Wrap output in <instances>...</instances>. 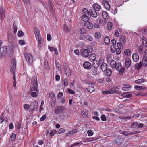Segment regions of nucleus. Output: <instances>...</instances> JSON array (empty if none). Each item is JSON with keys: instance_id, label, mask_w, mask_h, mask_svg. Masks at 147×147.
Returning <instances> with one entry per match:
<instances>
[{"instance_id": "52", "label": "nucleus", "mask_w": 147, "mask_h": 147, "mask_svg": "<svg viewBox=\"0 0 147 147\" xmlns=\"http://www.w3.org/2000/svg\"><path fill=\"white\" fill-rule=\"evenodd\" d=\"M32 92L31 94V95L33 97H35L37 96V94L38 93V92Z\"/></svg>"}, {"instance_id": "17", "label": "nucleus", "mask_w": 147, "mask_h": 147, "mask_svg": "<svg viewBox=\"0 0 147 147\" xmlns=\"http://www.w3.org/2000/svg\"><path fill=\"white\" fill-rule=\"evenodd\" d=\"M102 4L106 9L108 10L110 9V5L107 1L104 0L102 1Z\"/></svg>"}, {"instance_id": "44", "label": "nucleus", "mask_w": 147, "mask_h": 147, "mask_svg": "<svg viewBox=\"0 0 147 147\" xmlns=\"http://www.w3.org/2000/svg\"><path fill=\"white\" fill-rule=\"evenodd\" d=\"M138 123L136 122H133L131 125L130 127L131 128H134L136 127Z\"/></svg>"}, {"instance_id": "62", "label": "nucleus", "mask_w": 147, "mask_h": 147, "mask_svg": "<svg viewBox=\"0 0 147 147\" xmlns=\"http://www.w3.org/2000/svg\"><path fill=\"white\" fill-rule=\"evenodd\" d=\"M24 108L25 110H27L30 108V105L29 106L28 104H24Z\"/></svg>"}, {"instance_id": "40", "label": "nucleus", "mask_w": 147, "mask_h": 147, "mask_svg": "<svg viewBox=\"0 0 147 147\" xmlns=\"http://www.w3.org/2000/svg\"><path fill=\"white\" fill-rule=\"evenodd\" d=\"M36 38L38 40V45H40L41 44H42L43 40L42 38L39 37V36L38 38Z\"/></svg>"}, {"instance_id": "37", "label": "nucleus", "mask_w": 147, "mask_h": 147, "mask_svg": "<svg viewBox=\"0 0 147 147\" xmlns=\"http://www.w3.org/2000/svg\"><path fill=\"white\" fill-rule=\"evenodd\" d=\"M85 39H86L90 41L92 40L93 38L92 37L90 36L85 35Z\"/></svg>"}, {"instance_id": "42", "label": "nucleus", "mask_w": 147, "mask_h": 147, "mask_svg": "<svg viewBox=\"0 0 147 147\" xmlns=\"http://www.w3.org/2000/svg\"><path fill=\"white\" fill-rule=\"evenodd\" d=\"M104 41L106 44L108 45L110 42V39L108 37H106L104 38Z\"/></svg>"}, {"instance_id": "24", "label": "nucleus", "mask_w": 147, "mask_h": 147, "mask_svg": "<svg viewBox=\"0 0 147 147\" xmlns=\"http://www.w3.org/2000/svg\"><path fill=\"white\" fill-rule=\"evenodd\" d=\"M93 7L94 8L93 9L95 10V11H98L100 10L101 8V7L100 5H99L97 4H94L93 5Z\"/></svg>"}, {"instance_id": "22", "label": "nucleus", "mask_w": 147, "mask_h": 147, "mask_svg": "<svg viewBox=\"0 0 147 147\" xmlns=\"http://www.w3.org/2000/svg\"><path fill=\"white\" fill-rule=\"evenodd\" d=\"M82 20L84 21L85 22H87L89 20V17L87 16V15L84 14L82 16Z\"/></svg>"}, {"instance_id": "60", "label": "nucleus", "mask_w": 147, "mask_h": 147, "mask_svg": "<svg viewBox=\"0 0 147 147\" xmlns=\"http://www.w3.org/2000/svg\"><path fill=\"white\" fill-rule=\"evenodd\" d=\"M117 46L119 48L122 49L123 48V47L122 45L121 44V42H118L117 43Z\"/></svg>"}, {"instance_id": "47", "label": "nucleus", "mask_w": 147, "mask_h": 147, "mask_svg": "<svg viewBox=\"0 0 147 147\" xmlns=\"http://www.w3.org/2000/svg\"><path fill=\"white\" fill-rule=\"evenodd\" d=\"M100 34L99 32H97L95 33V37L96 38H100Z\"/></svg>"}, {"instance_id": "34", "label": "nucleus", "mask_w": 147, "mask_h": 147, "mask_svg": "<svg viewBox=\"0 0 147 147\" xmlns=\"http://www.w3.org/2000/svg\"><path fill=\"white\" fill-rule=\"evenodd\" d=\"M106 75L108 76H110L112 74V71L111 69H108L106 70Z\"/></svg>"}, {"instance_id": "21", "label": "nucleus", "mask_w": 147, "mask_h": 147, "mask_svg": "<svg viewBox=\"0 0 147 147\" xmlns=\"http://www.w3.org/2000/svg\"><path fill=\"white\" fill-rule=\"evenodd\" d=\"M107 65L105 62L102 63L101 66V69L103 71H105L107 69Z\"/></svg>"}, {"instance_id": "48", "label": "nucleus", "mask_w": 147, "mask_h": 147, "mask_svg": "<svg viewBox=\"0 0 147 147\" xmlns=\"http://www.w3.org/2000/svg\"><path fill=\"white\" fill-rule=\"evenodd\" d=\"M16 138V135L14 133H12L11 134V137H10L11 139V140L12 141H14L15 140Z\"/></svg>"}, {"instance_id": "58", "label": "nucleus", "mask_w": 147, "mask_h": 147, "mask_svg": "<svg viewBox=\"0 0 147 147\" xmlns=\"http://www.w3.org/2000/svg\"><path fill=\"white\" fill-rule=\"evenodd\" d=\"M67 91L69 93L71 94H74L75 93V92L73 90L70 88H68Z\"/></svg>"}, {"instance_id": "25", "label": "nucleus", "mask_w": 147, "mask_h": 147, "mask_svg": "<svg viewBox=\"0 0 147 147\" xmlns=\"http://www.w3.org/2000/svg\"><path fill=\"white\" fill-rule=\"evenodd\" d=\"M34 30L35 35L36 38H38L39 36L40 31L36 28H34Z\"/></svg>"}, {"instance_id": "4", "label": "nucleus", "mask_w": 147, "mask_h": 147, "mask_svg": "<svg viewBox=\"0 0 147 147\" xmlns=\"http://www.w3.org/2000/svg\"><path fill=\"white\" fill-rule=\"evenodd\" d=\"M115 68L116 70L119 71L120 74H122L125 71L124 67H122L121 64L120 63H117Z\"/></svg>"}, {"instance_id": "55", "label": "nucleus", "mask_w": 147, "mask_h": 147, "mask_svg": "<svg viewBox=\"0 0 147 147\" xmlns=\"http://www.w3.org/2000/svg\"><path fill=\"white\" fill-rule=\"evenodd\" d=\"M65 131V130L64 129L62 128H60L58 131L59 134H60L62 133H63Z\"/></svg>"}, {"instance_id": "63", "label": "nucleus", "mask_w": 147, "mask_h": 147, "mask_svg": "<svg viewBox=\"0 0 147 147\" xmlns=\"http://www.w3.org/2000/svg\"><path fill=\"white\" fill-rule=\"evenodd\" d=\"M122 49L119 48H116L115 51L117 54H119L121 53L120 49Z\"/></svg>"}, {"instance_id": "16", "label": "nucleus", "mask_w": 147, "mask_h": 147, "mask_svg": "<svg viewBox=\"0 0 147 147\" xmlns=\"http://www.w3.org/2000/svg\"><path fill=\"white\" fill-rule=\"evenodd\" d=\"M5 16V11L2 7H0V17L3 20Z\"/></svg>"}, {"instance_id": "1", "label": "nucleus", "mask_w": 147, "mask_h": 147, "mask_svg": "<svg viewBox=\"0 0 147 147\" xmlns=\"http://www.w3.org/2000/svg\"><path fill=\"white\" fill-rule=\"evenodd\" d=\"M16 60L14 59H12L11 60V64L10 68V71L13 75V80L14 81H16L15 78V75L14 74V72L16 69Z\"/></svg>"}, {"instance_id": "10", "label": "nucleus", "mask_w": 147, "mask_h": 147, "mask_svg": "<svg viewBox=\"0 0 147 147\" xmlns=\"http://www.w3.org/2000/svg\"><path fill=\"white\" fill-rule=\"evenodd\" d=\"M123 141V139L119 136L117 137L115 139L114 143L115 144H117L120 145Z\"/></svg>"}, {"instance_id": "2", "label": "nucleus", "mask_w": 147, "mask_h": 147, "mask_svg": "<svg viewBox=\"0 0 147 147\" xmlns=\"http://www.w3.org/2000/svg\"><path fill=\"white\" fill-rule=\"evenodd\" d=\"M32 84L33 87L31 88V91H35L36 92H38V84L36 78H33L32 80Z\"/></svg>"}, {"instance_id": "29", "label": "nucleus", "mask_w": 147, "mask_h": 147, "mask_svg": "<svg viewBox=\"0 0 147 147\" xmlns=\"http://www.w3.org/2000/svg\"><path fill=\"white\" fill-rule=\"evenodd\" d=\"M125 54L127 56H130L131 53V50L129 49H125L124 51Z\"/></svg>"}, {"instance_id": "36", "label": "nucleus", "mask_w": 147, "mask_h": 147, "mask_svg": "<svg viewBox=\"0 0 147 147\" xmlns=\"http://www.w3.org/2000/svg\"><path fill=\"white\" fill-rule=\"evenodd\" d=\"M102 15L103 17V18L106 20V19H108V16L107 13V12L106 11H103L102 13Z\"/></svg>"}, {"instance_id": "19", "label": "nucleus", "mask_w": 147, "mask_h": 147, "mask_svg": "<svg viewBox=\"0 0 147 147\" xmlns=\"http://www.w3.org/2000/svg\"><path fill=\"white\" fill-rule=\"evenodd\" d=\"M142 64V62L136 63L134 65V67L137 70H139L141 68Z\"/></svg>"}, {"instance_id": "12", "label": "nucleus", "mask_w": 147, "mask_h": 147, "mask_svg": "<svg viewBox=\"0 0 147 147\" xmlns=\"http://www.w3.org/2000/svg\"><path fill=\"white\" fill-rule=\"evenodd\" d=\"M94 18H96L97 16V13L96 11L93 9H90L89 10V15Z\"/></svg>"}, {"instance_id": "49", "label": "nucleus", "mask_w": 147, "mask_h": 147, "mask_svg": "<svg viewBox=\"0 0 147 147\" xmlns=\"http://www.w3.org/2000/svg\"><path fill=\"white\" fill-rule=\"evenodd\" d=\"M112 25V24L111 22H109L107 24V28L108 30H111Z\"/></svg>"}, {"instance_id": "7", "label": "nucleus", "mask_w": 147, "mask_h": 147, "mask_svg": "<svg viewBox=\"0 0 147 147\" xmlns=\"http://www.w3.org/2000/svg\"><path fill=\"white\" fill-rule=\"evenodd\" d=\"M82 26L84 27H86L87 28L91 29L93 26V24L90 22H89V21L87 22H84L83 23Z\"/></svg>"}, {"instance_id": "61", "label": "nucleus", "mask_w": 147, "mask_h": 147, "mask_svg": "<svg viewBox=\"0 0 147 147\" xmlns=\"http://www.w3.org/2000/svg\"><path fill=\"white\" fill-rule=\"evenodd\" d=\"M82 117H86L88 116V113L86 112H82Z\"/></svg>"}, {"instance_id": "3", "label": "nucleus", "mask_w": 147, "mask_h": 147, "mask_svg": "<svg viewBox=\"0 0 147 147\" xmlns=\"http://www.w3.org/2000/svg\"><path fill=\"white\" fill-rule=\"evenodd\" d=\"M24 55L28 63H31L33 62V57L31 54L30 53H25Z\"/></svg>"}, {"instance_id": "27", "label": "nucleus", "mask_w": 147, "mask_h": 147, "mask_svg": "<svg viewBox=\"0 0 147 147\" xmlns=\"http://www.w3.org/2000/svg\"><path fill=\"white\" fill-rule=\"evenodd\" d=\"M49 97L51 99H53V100H54L53 101V102L55 103V97L54 93L53 92H51L49 94Z\"/></svg>"}, {"instance_id": "14", "label": "nucleus", "mask_w": 147, "mask_h": 147, "mask_svg": "<svg viewBox=\"0 0 147 147\" xmlns=\"http://www.w3.org/2000/svg\"><path fill=\"white\" fill-rule=\"evenodd\" d=\"M131 64V60L128 57L126 58L125 60V66L127 68H129Z\"/></svg>"}, {"instance_id": "33", "label": "nucleus", "mask_w": 147, "mask_h": 147, "mask_svg": "<svg viewBox=\"0 0 147 147\" xmlns=\"http://www.w3.org/2000/svg\"><path fill=\"white\" fill-rule=\"evenodd\" d=\"M76 132V130L75 129H74L73 130H71V131H69V132L67 133L66 134V136H68V135H71L73 134H74Z\"/></svg>"}, {"instance_id": "54", "label": "nucleus", "mask_w": 147, "mask_h": 147, "mask_svg": "<svg viewBox=\"0 0 147 147\" xmlns=\"http://www.w3.org/2000/svg\"><path fill=\"white\" fill-rule=\"evenodd\" d=\"M87 134L89 136H92L94 134L92 131L91 130H88L87 131Z\"/></svg>"}, {"instance_id": "6", "label": "nucleus", "mask_w": 147, "mask_h": 147, "mask_svg": "<svg viewBox=\"0 0 147 147\" xmlns=\"http://www.w3.org/2000/svg\"><path fill=\"white\" fill-rule=\"evenodd\" d=\"M30 105V112H32L33 110L37 108L38 107V103L36 101H34L31 103Z\"/></svg>"}, {"instance_id": "23", "label": "nucleus", "mask_w": 147, "mask_h": 147, "mask_svg": "<svg viewBox=\"0 0 147 147\" xmlns=\"http://www.w3.org/2000/svg\"><path fill=\"white\" fill-rule=\"evenodd\" d=\"M91 73L92 75H96L98 74V71L97 68L93 67L91 70Z\"/></svg>"}, {"instance_id": "39", "label": "nucleus", "mask_w": 147, "mask_h": 147, "mask_svg": "<svg viewBox=\"0 0 147 147\" xmlns=\"http://www.w3.org/2000/svg\"><path fill=\"white\" fill-rule=\"evenodd\" d=\"M138 51V53L140 54H141L143 53V47L142 45H140L139 47Z\"/></svg>"}, {"instance_id": "64", "label": "nucleus", "mask_w": 147, "mask_h": 147, "mask_svg": "<svg viewBox=\"0 0 147 147\" xmlns=\"http://www.w3.org/2000/svg\"><path fill=\"white\" fill-rule=\"evenodd\" d=\"M19 42L21 45H23L25 44V41L24 40H20Z\"/></svg>"}, {"instance_id": "53", "label": "nucleus", "mask_w": 147, "mask_h": 147, "mask_svg": "<svg viewBox=\"0 0 147 147\" xmlns=\"http://www.w3.org/2000/svg\"><path fill=\"white\" fill-rule=\"evenodd\" d=\"M24 35V33L22 31H19L18 33V35L19 37H21Z\"/></svg>"}, {"instance_id": "56", "label": "nucleus", "mask_w": 147, "mask_h": 147, "mask_svg": "<svg viewBox=\"0 0 147 147\" xmlns=\"http://www.w3.org/2000/svg\"><path fill=\"white\" fill-rule=\"evenodd\" d=\"M111 94H117L118 93V91L115 89H111Z\"/></svg>"}, {"instance_id": "13", "label": "nucleus", "mask_w": 147, "mask_h": 147, "mask_svg": "<svg viewBox=\"0 0 147 147\" xmlns=\"http://www.w3.org/2000/svg\"><path fill=\"white\" fill-rule=\"evenodd\" d=\"M7 49V47L6 46L1 47L0 48V52L2 53H3V55L5 56L6 54Z\"/></svg>"}, {"instance_id": "51", "label": "nucleus", "mask_w": 147, "mask_h": 147, "mask_svg": "<svg viewBox=\"0 0 147 147\" xmlns=\"http://www.w3.org/2000/svg\"><path fill=\"white\" fill-rule=\"evenodd\" d=\"M120 41L123 43H124L125 42V39L124 36H121L120 39Z\"/></svg>"}, {"instance_id": "11", "label": "nucleus", "mask_w": 147, "mask_h": 147, "mask_svg": "<svg viewBox=\"0 0 147 147\" xmlns=\"http://www.w3.org/2000/svg\"><path fill=\"white\" fill-rule=\"evenodd\" d=\"M83 65L84 68L86 69L89 70L92 67L91 64L88 61L84 62L83 63Z\"/></svg>"}, {"instance_id": "32", "label": "nucleus", "mask_w": 147, "mask_h": 147, "mask_svg": "<svg viewBox=\"0 0 147 147\" xmlns=\"http://www.w3.org/2000/svg\"><path fill=\"white\" fill-rule=\"evenodd\" d=\"M87 90L89 92L92 93L94 92V88L93 86H89Z\"/></svg>"}, {"instance_id": "9", "label": "nucleus", "mask_w": 147, "mask_h": 147, "mask_svg": "<svg viewBox=\"0 0 147 147\" xmlns=\"http://www.w3.org/2000/svg\"><path fill=\"white\" fill-rule=\"evenodd\" d=\"M137 133H138V131L130 132L121 131L120 132V134H123L124 136H127L128 135H130L132 134H134Z\"/></svg>"}, {"instance_id": "43", "label": "nucleus", "mask_w": 147, "mask_h": 147, "mask_svg": "<svg viewBox=\"0 0 147 147\" xmlns=\"http://www.w3.org/2000/svg\"><path fill=\"white\" fill-rule=\"evenodd\" d=\"M82 12L84 14H86L88 15H89V11H88V10L86 8H84L82 10Z\"/></svg>"}, {"instance_id": "38", "label": "nucleus", "mask_w": 147, "mask_h": 147, "mask_svg": "<svg viewBox=\"0 0 147 147\" xmlns=\"http://www.w3.org/2000/svg\"><path fill=\"white\" fill-rule=\"evenodd\" d=\"M102 93L103 95H107L108 94H111V89H110L106 91H103L102 92Z\"/></svg>"}, {"instance_id": "35", "label": "nucleus", "mask_w": 147, "mask_h": 147, "mask_svg": "<svg viewBox=\"0 0 147 147\" xmlns=\"http://www.w3.org/2000/svg\"><path fill=\"white\" fill-rule=\"evenodd\" d=\"M142 63H143V66H146L147 65V57H144L142 59Z\"/></svg>"}, {"instance_id": "59", "label": "nucleus", "mask_w": 147, "mask_h": 147, "mask_svg": "<svg viewBox=\"0 0 147 147\" xmlns=\"http://www.w3.org/2000/svg\"><path fill=\"white\" fill-rule=\"evenodd\" d=\"M80 144V142H77L74 143L70 146V147H74V146H78Z\"/></svg>"}, {"instance_id": "57", "label": "nucleus", "mask_w": 147, "mask_h": 147, "mask_svg": "<svg viewBox=\"0 0 147 147\" xmlns=\"http://www.w3.org/2000/svg\"><path fill=\"white\" fill-rule=\"evenodd\" d=\"M101 119L102 121H106V117L104 115H102L101 116Z\"/></svg>"}, {"instance_id": "15", "label": "nucleus", "mask_w": 147, "mask_h": 147, "mask_svg": "<svg viewBox=\"0 0 147 147\" xmlns=\"http://www.w3.org/2000/svg\"><path fill=\"white\" fill-rule=\"evenodd\" d=\"M132 57L133 60L135 62H137L139 60V57L137 53H134L132 55Z\"/></svg>"}, {"instance_id": "50", "label": "nucleus", "mask_w": 147, "mask_h": 147, "mask_svg": "<svg viewBox=\"0 0 147 147\" xmlns=\"http://www.w3.org/2000/svg\"><path fill=\"white\" fill-rule=\"evenodd\" d=\"M63 85L65 86H67L68 85V80L67 79H64L63 81Z\"/></svg>"}, {"instance_id": "28", "label": "nucleus", "mask_w": 147, "mask_h": 147, "mask_svg": "<svg viewBox=\"0 0 147 147\" xmlns=\"http://www.w3.org/2000/svg\"><path fill=\"white\" fill-rule=\"evenodd\" d=\"M142 40L143 45L145 47L147 46V40L146 38L144 36L142 37Z\"/></svg>"}, {"instance_id": "18", "label": "nucleus", "mask_w": 147, "mask_h": 147, "mask_svg": "<svg viewBox=\"0 0 147 147\" xmlns=\"http://www.w3.org/2000/svg\"><path fill=\"white\" fill-rule=\"evenodd\" d=\"M14 45L13 43H10L8 45V49L10 51V52L12 53L14 50Z\"/></svg>"}, {"instance_id": "31", "label": "nucleus", "mask_w": 147, "mask_h": 147, "mask_svg": "<svg viewBox=\"0 0 147 147\" xmlns=\"http://www.w3.org/2000/svg\"><path fill=\"white\" fill-rule=\"evenodd\" d=\"M117 64L115 61L112 60L110 63L111 66L112 68H114L116 67Z\"/></svg>"}, {"instance_id": "41", "label": "nucleus", "mask_w": 147, "mask_h": 147, "mask_svg": "<svg viewBox=\"0 0 147 147\" xmlns=\"http://www.w3.org/2000/svg\"><path fill=\"white\" fill-rule=\"evenodd\" d=\"M87 30L84 28H82L80 30V32L81 34H85L87 33Z\"/></svg>"}, {"instance_id": "26", "label": "nucleus", "mask_w": 147, "mask_h": 147, "mask_svg": "<svg viewBox=\"0 0 147 147\" xmlns=\"http://www.w3.org/2000/svg\"><path fill=\"white\" fill-rule=\"evenodd\" d=\"M99 65V62L97 60H94L92 64L93 67L97 68L98 67Z\"/></svg>"}, {"instance_id": "5", "label": "nucleus", "mask_w": 147, "mask_h": 147, "mask_svg": "<svg viewBox=\"0 0 147 147\" xmlns=\"http://www.w3.org/2000/svg\"><path fill=\"white\" fill-rule=\"evenodd\" d=\"M66 108L63 106H57L56 108L55 111V113L56 114H59L65 111Z\"/></svg>"}, {"instance_id": "8", "label": "nucleus", "mask_w": 147, "mask_h": 147, "mask_svg": "<svg viewBox=\"0 0 147 147\" xmlns=\"http://www.w3.org/2000/svg\"><path fill=\"white\" fill-rule=\"evenodd\" d=\"M81 55L84 57H87L89 55V52L88 49H82L81 51Z\"/></svg>"}, {"instance_id": "45", "label": "nucleus", "mask_w": 147, "mask_h": 147, "mask_svg": "<svg viewBox=\"0 0 147 147\" xmlns=\"http://www.w3.org/2000/svg\"><path fill=\"white\" fill-rule=\"evenodd\" d=\"M116 48H115V45H112L111 46V50L112 52L114 53L115 52Z\"/></svg>"}, {"instance_id": "20", "label": "nucleus", "mask_w": 147, "mask_h": 147, "mask_svg": "<svg viewBox=\"0 0 147 147\" xmlns=\"http://www.w3.org/2000/svg\"><path fill=\"white\" fill-rule=\"evenodd\" d=\"M96 58V55L94 53H92L90 55L89 57V61H94V60H95Z\"/></svg>"}, {"instance_id": "46", "label": "nucleus", "mask_w": 147, "mask_h": 147, "mask_svg": "<svg viewBox=\"0 0 147 147\" xmlns=\"http://www.w3.org/2000/svg\"><path fill=\"white\" fill-rule=\"evenodd\" d=\"M56 133V131L53 129L49 133V134L51 136H53Z\"/></svg>"}, {"instance_id": "30", "label": "nucleus", "mask_w": 147, "mask_h": 147, "mask_svg": "<svg viewBox=\"0 0 147 147\" xmlns=\"http://www.w3.org/2000/svg\"><path fill=\"white\" fill-rule=\"evenodd\" d=\"M134 87L136 89L138 90H145L146 89V88L145 87L139 86L137 85H135Z\"/></svg>"}]
</instances>
